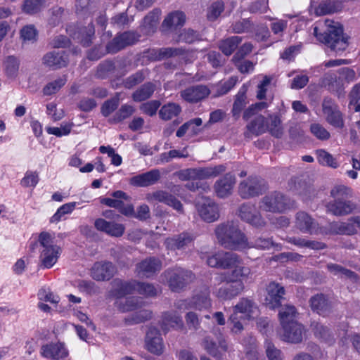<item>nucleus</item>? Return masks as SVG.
<instances>
[{
    "instance_id": "nucleus-1",
    "label": "nucleus",
    "mask_w": 360,
    "mask_h": 360,
    "mask_svg": "<svg viewBox=\"0 0 360 360\" xmlns=\"http://www.w3.org/2000/svg\"><path fill=\"white\" fill-rule=\"evenodd\" d=\"M207 264L211 267L230 269L226 273L217 274L215 280L226 282L225 284L215 285L212 293L219 299L230 300L240 295L245 285L252 281L251 269L245 266L239 257L232 252H218L207 259Z\"/></svg>"
},
{
    "instance_id": "nucleus-2",
    "label": "nucleus",
    "mask_w": 360,
    "mask_h": 360,
    "mask_svg": "<svg viewBox=\"0 0 360 360\" xmlns=\"http://www.w3.org/2000/svg\"><path fill=\"white\" fill-rule=\"evenodd\" d=\"M219 242L226 248L240 250L255 247L259 249H269L273 245L269 238H258L253 245H250L245 236L233 223L221 224L215 231Z\"/></svg>"
},
{
    "instance_id": "nucleus-3",
    "label": "nucleus",
    "mask_w": 360,
    "mask_h": 360,
    "mask_svg": "<svg viewBox=\"0 0 360 360\" xmlns=\"http://www.w3.org/2000/svg\"><path fill=\"white\" fill-rule=\"evenodd\" d=\"M324 24L326 27L325 34L319 33V27H314V34L316 39L335 53L345 51L348 46V37L343 34L342 25L330 19H326Z\"/></svg>"
},
{
    "instance_id": "nucleus-4",
    "label": "nucleus",
    "mask_w": 360,
    "mask_h": 360,
    "mask_svg": "<svg viewBox=\"0 0 360 360\" xmlns=\"http://www.w3.org/2000/svg\"><path fill=\"white\" fill-rule=\"evenodd\" d=\"M39 261L43 269H51L58 262L62 248L57 243L56 234L52 232L43 231L38 236Z\"/></svg>"
},
{
    "instance_id": "nucleus-5",
    "label": "nucleus",
    "mask_w": 360,
    "mask_h": 360,
    "mask_svg": "<svg viewBox=\"0 0 360 360\" xmlns=\"http://www.w3.org/2000/svg\"><path fill=\"white\" fill-rule=\"evenodd\" d=\"M257 314V304L249 298H241L233 307L229 317L231 331L234 334L240 333L244 329L245 321L254 319Z\"/></svg>"
},
{
    "instance_id": "nucleus-6",
    "label": "nucleus",
    "mask_w": 360,
    "mask_h": 360,
    "mask_svg": "<svg viewBox=\"0 0 360 360\" xmlns=\"http://www.w3.org/2000/svg\"><path fill=\"white\" fill-rule=\"evenodd\" d=\"M269 131L272 136L279 138L283 134L281 121L278 117H270L269 120L264 116L257 115L247 125L245 136L250 138L252 136L260 135Z\"/></svg>"
},
{
    "instance_id": "nucleus-7",
    "label": "nucleus",
    "mask_w": 360,
    "mask_h": 360,
    "mask_svg": "<svg viewBox=\"0 0 360 360\" xmlns=\"http://www.w3.org/2000/svg\"><path fill=\"white\" fill-rule=\"evenodd\" d=\"M115 295L117 300H124L127 295L138 292L146 297H151L157 295L158 290L153 285L146 283L122 282L121 281H115L114 283Z\"/></svg>"
},
{
    "instance_id": "nucleus-8",
    "label": "nucleus",
    "mask_w": 360,
    "mask_h": 360,
    "mask_svg": "<svg viewBox=\"0 0 360 360\" xmlns=\"http://www.w3.org/2000/svg\"><path fill=\"white\" fill-rule=\"evenodd\" d=\"M355 72L349 68H342L335 72L328 73L323 84L328 86L330 91H336L340 95L345 84L356 79Z\"/></svg>"
},
{
    "instance_id": "nucleus-9",
    "label": "nucleus",
    "mask_w": 360,
    "mask_h": 360,
    "mask_svg": "<svg viewBox=\"0 0 360 360\" xmlns=\"http://www.w3.org/2000/svg\"><path fill=\"white\" fill-rule=\"evenodd\" d=\"M143 302L135 297H127L124 300H117V308L123 311H136L135 316L133 318L134 323H140L147 320L151 316V312L145 309H141Z\"/></svg>"
},
{
    "instance_id": "nucleus-10",
    "label": "nucleus",
    "mask_w": 360,
    "mask_h": 360,
    "mask_svg": "<svg viewBox=\"0 0 360 360\" xmlns=\"http://www.w3.org/2000/svg\"><path fill=\"white\" fill-rule=\"evenodd\" d=\"M163 278L166 280L172 291L182 289L193 278L192 273L181 268L168 270L164 273Z\"/></svg>"
},
{
    "instance_id": "nucleus-11",
    "label": "nucleus",
    "mask_w": 360,
    "mask_h": 360,
    "mask_svg": "<svg viewBox=\"0 0 360 360\" xmlns=\"http://www.w3.org/2000/svg\"><path fill=\"white\" fill-rule=\"evenodd\" d=\"M224 171V166L220 165L213 167L184 169L178 173V176L183 181L189 179H203L215 177Z\"/></svg>"
},
{
    "instance_id": "nucleus-12",
    "label": "nucleus",
    "mask_w": 360,
    "mask_h": 360,
    "mask_svg": "<svg viewBox=\"0 0 360 360\" xmlns=\"http://www.w3.org/2000/svg\"><path fill=\"white\" fill-rule=\"evenodd\" d=\"M326 120L331 126L342 129L345 125L343 115L330 98H325L322 104Z\"/></svg>"
},
{
    "instance_id": "nucleus-13",
    "label": "nucleus",
    "mask_w": 360,
    "mask_h": 360,
    "mask_svg": "<svg viewBox=\"0 0 360 360\" xmlns=\"http://www.w3.org/2000/svg\"><path fill=\"white\" fill-rule=\"evenodd\" d=\"M211 305V300L209 297V290L205 288L203 291L195 294L189 302L182 300L178 302L177 307L179 309H195L197 310H202L204 309H209Z\"/></svg>"
},
{
    "instance_id": "nucleus-14",
    "label": "nucleus",
    "mask_w": 360,
    "mask_h": 360,
    "mask_svg": "<svg viewBox=\"0 0 360 360\" xmlns=\"http://www.w3.org/2000/svg\"><path fill=\"white\" fill-rule=\"evenodd\" d=\"M305 333L303 326L299 323L281 328L278 331L280 338L290 343H300L302 341Z\"/></svg>"
},
{
    "instance_id": "nucleus-15",
    "label": "nucleus",
    "mask_w": 360,
    "mask_h": 360,
    "mask_svg": "<svg viewBox=\"0 0 360 360\" xmlns=\"http://www.w3.org/2000/svg\"><path fill=\"white\" fill-rule=\"evenodd\" d=\"M40 354L47 359L60 360L68 356V351L63 343L51 342L41 347Z\"/></svg>"
},
{
    "instance_id": "nucleus-16",
    "label": "nucleus",
    "mask_w": 360,
    "mask_h": 360,
    "mask_svg": "<svg viewBox=\"0 0 360 360\" xmlns=\"http://www.w3.org/2000/svg\"><path fill=\"white\" fill-rule=\"evenodd\" d=\"M265 189V185L261 179L249 178L239 185L238 192L243 198H249L258 195Z\"/></svg>"
},
{
    "instance_id": "nucleus-17",
    "label": "nucleus",
    "mask_w": 360,
    "mask_h": 360,
    "mask_svg": "<svg viewBox=\"0 0 360 360\" xmlns=\"http://www.w3.org/2000/svg\"><path fill=\"white\" fill-rule=\"evenodd\" d=\"M285 290L283 286L275 282H271L266 288L264 304L270 309H275L281 305L283 299Z\"/></svg>"
},
{
    "instance_id": "nucleus-18",
    "label": "nucleus",
    "mask_w": 360,
    "mask_h": 360,
    "mask_svg": "<svg viewBox=\"0 0 360 360\" xmlns=\"http://www.w3.org/2000/svg\"><path fill=\"white\" fill-rule=\"evenodd\" d=\"M197 208L201 218L207 222H212L219 218L217 205L210 198H202L197 202Z\"/></svg>"
},
{
    "instance_id": "nucleus-19",
    "label": "nucleus",
    "mask_w": 360,
    "mask_h": 360,
    "mask_svg": "<svg viewBox=\"0 0 360 360\" xmlns=\"http://www.w3.org/2000/svg\"><path fill=\"white\" fill-rule=\"evenodd\" d=\"M260 207L268 212H283L286 209L284 196L280 193L266 195L262 201Z\"/></svg>"
},
{
    "instance_id": "nucleus-20",
    "label": "nucleus",
    "mask_w": 360,
    "mask_h": 360,
    "mask_svg": "<svg viewBox=\"0 0 360 360\" xmlns=\"http://www.w3.org/2000/svg\"><path fill=\"white\" fill-rule=\"evenodd\" d=\"M94 226L98 231L104 232L112 237H120L125 231V227L123 224L115 221H106L102 218H98L95 220Z\"/></svg>"
},
{
    "instance_id": "nucleus-21",
    "label": "nucleus",
    "mask_w": 360,
    "mask_h": 360,
    "mask_svg": "<svg viewBox=\"0 0 360 360\" xmlns=\"http://www.w3.org/2000/svg\"><path fill=\"white\" fill-rule=\"evenodd\" d=\"M146 198L149 202L155 201L163 202L179 212L182 211V204L181 202L166 191H157L148 193Z\"/></svg>"
},
{
    "instance_id": "nucleus-22",
    "label": "nucleus",
    "mask_w": 360,
    "mask_h": 360,
    "mask_svg": "<svg viewBox=\"0 0 360 360\" xmlns=\"http://www.w3.org/2000/svg\"><path fill=\"white\" fill-rule=\"evenodd\" d=\"M115 273V267L110 262H98L94 264L91 274L96 281L109 280Z\"/></svg>"
},
{
    "instance_id": "nucleus-23",
    "label": "nucleus",
    "mask_w": 360,
    "mask_h": 360,
    "mask_svg": "<svg viewBox=\"0 0 360 360\" xmlns=\"http://www.w3.org/2000/svg\"><path fill=\"white\" fill-rule=\"evenodd\" d=\"M160 178L158 169H152L148 172L136 175L129 180L130 184L138 187H147L156 184Z\"/></svg>"
},
{
    "instance_id": "nucleus-24",
    "label": "nucleus",
    "mask_w": 360,
    "mask_h": 360,
    "mask_svg": "<svg viewBox=\"0 0 360 360\" xmlns=\"http://www.w3.org/2000/svg\"><path fill=\"white\" fill-rule=\"evenodd\" d=\"M137 40L134 32H124L116 37L107 46L108 52L115 53Z\"/></svg>"
},
{
    "instance_id": "nucleus-25",
    "label": "nucleus",
    "mask_w": 360,
    "mask_h": 360,
    "mask_svg": "<svg viewBox=\"0 0 360 360\" xmlns=\"http://www.w3.org/2000/svg\"><path fill=\"white\" fill-rule=\"evenodd\" d=\"M146 346L147 349L155 354H160L163 350L162 340L158 330L150 328L146 333Z\"/></svg>"
},
{
    "instance_id": "nucleus-26",
    "label": "nucleus",
    "mask_w": 360,
    "mask_h": 360,
    "mask_svg": "<svg viewBox=\"0 0 360 360\" xmlns=\"http://www.w3.org/2000/svg\"><path fill=\"white\" fill-rule=\"evenodd\" d=\"M161 269V262L155 258H148L136 266V273L141 277H150Z\"/></svg>"
},
{
    "instance_id": "nucleus-27",
    "label": "nucleus",
    "mask_w": 360,
    "mask_h": 360,
    "mask_svg": "<svg viewBox=\"0 0 360 360\" xmlns=\"http://www.w3.org/2000/svg\"><path fill=\"white\" fill-rule=\"evenodd\" d=\"M210 93V89L202 85L188 88L181 92V97L188 102H198L207 97Z\"/></svg>"
},
{
    "instance_id": "nucleus-28",
    "label": "nucleus",
    "mask_w": 360,
    "mask_h": 360,
    "mask_svg": "<svg viewBox=\"0 0 360 360\" xmlns=\"http://www.w3.org/2000/svg\"><path fill=\"white\" fill-rule=\"evenodd\" d=\"M43 63L53 68H60L67 64V56L63 51H52L43 58Z\"/></svg>"
},
{
    "instance_id": "nucleus-29",
    "label": "nucleus",
    "mask_w": 360,
    "mask_h": 360,
    "mask_svg": "<svg viewBox=\"0 0 360 360\" xmlns=\"http://www.w3.org/2000/svg\"><path fill=\"white\" fill-rule=\"evenodd\" d=\"M193 240L191 234L183 233L177 236L167 238L165 240V245L168 249L172 250H184L192 244Z\"/></svg>"
},
{
    "instance_id": "nucleus-30",
    "label": "nucleus",
    "mask_w": 360,
    "mask_h": 360,
    "mask_svg": "<svg viewBox=\"0 0 360 360\" xmlns=\"http://www.w3.org/2000/svg\"><path fill=\"white\" fill-rule=\"evenodd\" d=\"M236 183L235 176L231 174H227L224 177L218 181L215 184V191L217 195L220 198H224L231 193V191Z\"/></svg>"
},
{
    "instance_id": "nucleus-31",
    "label": "nucleus",
    "mask_w": 360,
    "mask_h": 360,
    "mask_svg": "<svg viewBox=\"0 0 360 360\" xmlns=\"http://www.w3.org/2000/svg\"><path fill=\"white\" fill-rule=\"evenodd\" d=\"M297 317V313L294 306L288 304L282 307L278 312L281 328L292 325V323H298Z\"/></svg>"
},
{
    "instance_id": "nucleus-32",
    "label": "nucleus",
    "mask_w": 360,
    "mask_h": 360,
    "mask_svg": "<svg viewBox=\"0 0 360 360\" xmlns=\"http://www.w3.org/2000/svg\"><path fill=\"white\" fill-rule=\"evenodd\" d=\"M201 345L202 347L205 349V350H206L207 353H209L214 357L219 356L221 353L222 352L226 351L228 348V345L226 340H220L219 342V345H217L209 337L205 338Z\"/></svg>"
},
{
    "instance_id": "nucleus-33",
    "label": "nucleus",
    "mask_w": 360,
    "mask_h": 360,
    "mask_svg": "<svg viewBox=\"0 0 360 360\" xmlns=\"http://www.w3.org/2000/svg\"><path fill=\"white\" fill-rule=\"evenodd\" d=\"M182 326V319L176 312H167L163 314L161 327L165 333H167L171 328H181Z\"/></svg>"
},
{
    "instance_id": "nucleus-34",
    "label": "nucleus",
    "mask_w": 360,
    "mask_h": 360,
    "mask_svg": "<svg viewBox=\"0 0 360 360\" xmlns=\"http://www.w3.org/2000/svg\"><path fill=\"white\" fill-rule=\"evenodd\" d=\"M248 89V86L247 84H243L236 95V98L232 108V114L236 119L240 117L242 110L248 103L246 96Z\"/></svg>"
},
{
    "instance_id": "nucleus-35",
    "label": "nucleus",
    "mask_w": 360,
    "mask_h": 360,
    "mask_svg": "<svg viewBox=\"0 0 360 360\" xmlns=\"http://www.w3.org/2000/svg\"><path fill=\"white\" fill-rule=\"evenodd\" d=\"M253 210H255V207L253 206L244 205L240 208L239 215L243 220L255 226L264 225V221L261 219L259 214L253 213Z\"/></svg>"
},
{
    "instance_id": "nucleus-36",
    "label": "nucleus",
    "mask_w": 360,
    "mask_h": 360,
    "mask_svg": "<svg viewBox=\"0 0 360 360\" xmlns=\"http://www.w3.org/2000/svg\"><path fill=\"white\" fill-rule=\"evenodd\" d=\"M354 209V205L351 202L335 200L327 205V210L335 215L347 214Z\"/></svg>"
},
{
    "instance_id": "nucleus-37",
    "label": "nucleus",
    "mask_w": 360,
    "mask_h": 360,
    "mask_svg": "<svg viewBox=\"0 0 360 360\" xmlns=\"http://www.w3.org/2000/svg\"><path fill=\"white\" fill-rule=\"evenodd\" d=\"M360 228V217H356L348 222H338L333 225V230L340 234L352 235L356 232L354 224Z\"/></svg>"
},
{
    "instance_id": "nucleus-38",
    "label": "nucleus",
    "mask_w": 360,
    "mask_h": 360,
    "mask_svg": "<svg viewBox=\"0 0 360 360\" xmlns=\"http://www.w3.org/2000/svg\"><path fill=\"white\" fill-rule=\"evenodd\" d=\"M202 123V121L200 118L191 120L181 126L177 130L176 135L177 137H182L186 134L191 136H194L199 132L198 127H200Z\"/></svg>"
},
{
    "instance_id": "nucleus-39",
    "label": "nucleus",
    "mask_w": 360,
    "mask_h": 360,
    "mask_svg": "<svg viewBox=\"0 0 360 360\" xmlns=\"http://www.w3.org/2000/svg\"><path fill=\"white\" fill-rule=\"evenodd\" d=\"M310 304L313 311L323 316L326 315L330 309V304L322 294L312 297L310 300Z\"/></svg>"
},
{
    "instance_id": "nucleus-40",
    "label": "nucleus",
    "mask_w": 360,
    "mask_h": 360,
    "mask_svg": "<svg viewBox=\"0 0 360 360\" xmlns=\"http://www.w3.org/2000/svg\"><path fill=\"white\" fill-rule=\"evenodd\" d=\"M242 344L245 347V357L248 360H259L260 354L257 350V341L255 338L250 336L248 339H244Z\"/></svg>"
},
{
    "instance_id": "nucleus-41",
    "label": "nucleus",
    "mask_w": 360,
    "mask_h": 360,
    "mask_svg": "<svg viewBox=\"0 0 360 360\" xmlns=\"http://www.w3.org/2000/svg\"><path fill=\"white\" fill-rule=\"evenodd\" d=\"M186 20L184 13L175 11L169 14L162 22L164 30L169 29L172 27H178L182 25Z\"/></svg>"
},
{
    "instance_id": "nucleus-42",
    "label": "nucleus",
    "mask_w": 360,
    "mask_h": 360,
    "mask_svg": "<svg viewBox=\"0 0 360 360\" xmlns=\"http://www.w3.org/2000/svg\"><path fill=\"white\" fill-rule=\"evenodd\" d=\"M195 52H186L182 49H163L160 50L159 59L165 57L174 56H184L183 58L186 62H191L193 60Z\"/></svg>"
},
{
    "instance_id": "nucleus-43",
    "label": "nucleus",
    "mask_w": 360,
    "mask_h": 360,
    "mask_svg": "<svg viewBox=\"0 0 360 360\" xmlns=\"http://www.w3.org/2000/svg\"><path fill=\"white\" fill-rule=\"evenodd\" d=\"M47 0H25L22 6L24 13L30 15L37 13L46 6Z\"/></svg>"
},
{
    "instance_id": "nucleus-44",
    "label": "nucleus",
    "mask_w": 360,
    "mask_h": 360,
    "mask_svg": "<svg viewBox=\"0 0 360 360\" xmlns=\"http://www.w3.org/2000/svg\"><path fill=\"white\" fill-rule=\"evenodd\" d=\"M339 8V6L335 0H322L317 6L315 7V13L317 15H323L334 13Z\"/></svg>"
},
{
    "instance_id": "nucleus-45",
    "label": "nucleus",
    "mask_w": 360,
    "mask_h": 360,
    "mask_svg": "<svg viewBox=\"0 0 360 360\" xmlns=\"http://www.w3.org/2000/svg\"><path fill=\"white\" fill-rule=\"evenodd\" d=\"M181 110V107L178 104L169 103L161 108L159 114L162 120H169L177 116L180 113Z\"/></svg>"
},
{
    "instance_id": "nucleus-46",
    "label": "nucleus",
    "mask_w": 360,
    "mask_h": 360,
    "mask_svg": "<svg viewBox=\"0 0 360 360\" xmlns=\"http://www.w3.org/2000/svg\"><path fill=\"white\" fill-rule=\"evenodd\" d=\"M161 12L160 10H154L143 19V26L147 32H153L160 19Z\"/></svg>"
},
{
    "instance_id": "nucleus-47",
    "label": "nucleus",
    "mask_w": 360,
    "mask_h": 360,
    "mask_svg": "<svg viewBox=\"0 0 360 360\" xmlns=\"http://www.w3.org/2000/svg\"><path fill=\"white\" fill-rule=\"evenodd\" d=\"M241 37L234 36L222 41L219 45V49L226 56H230L238 45L241 42Z\"/></svg>"
},
{
    "instance_id": "nucleus-48",
    "label": "nucleus",
    "mask_w": 360,
    "mask_h": 360,
    "mask_svg": "<svg viewBox=\"0 0 360 360\" xmlns=\"http://www.w3.org/2000/svg\"><path fill=\"white\" fill-rule=\"evenodd\" d=\"M238 82L237 77H231L228 80L220 82L213 89L214 96H220L227 94Z\"/></svg>"
},
{
    "instance_id": "nucleus-49",
    "label": "nucleus",
    "mask_w": 360,
    "mask_h": 360,
    "mask_svg": "<svg viewBox=\"0 0 360 360\" xmlns=\"http://www.w3.org/2000/svg\"><path fill=\"white\" fill-rule=\"evenodd\" d=\"M154 90L153 84L150 83L146 84L134 93L133 99L135 101H144L153 94Z\"/></svg>"
},
{
    "instance_id": "nucleus-50",
    "label": "nucleus",
    "mask_w": 360,
    "mask_h": 360,
    "mask_svg": "<svg viewBox=\"0 0 360 360\" xmlns=\"http://www.w3.org/2000/svg\"><path fill=\"white\" fill-rule=\"evenodd\" d=\"M313 220L305 212H300L297 214L296 225L302 231H309L312 227Z\"/></svg>"
},
{
    "instance_id": "nucleus-51",
    "label": "nucleus",
    "mask_w": 360,
    "mask_h": 360,
    "mask_svg": "<svg viewBox=\"0 0 360 360\" xmlns=\"http://www.w3.org/2000/svg\"><path fill=\"white\" fill-rule=\"evenodd\" d=\"M317 159L320 164L326 165L333 168H337L338 163L332 155L324 150H319L316 151Z\"/></svg>"
},
{
    "instance_id": "nucleus-52",
    "label": "nucleus",
    "mask_w": 360,
    "mask_h": 360,
    "mask_svg": "<svg viewBox=\"0 0 360 360\" xmlns=\"http://www.w3.org/2000/svg\"><path fill=\"white\" fill-rule=\"evenodd\" d=\"M67 79L65 77H61L56 80L49 82L44 88V94L45 95H51L56 93L62 86L65 85Z\"/></svg>"
},
{
    "instance_id": "nucleus-53",
    "label": "nucleus",
    "mask_w": 360,
    "mask_h": 360,
    "mask_svg": "<svg viewBox=\"0 0 360 360\" xmlns=\"http://www.w3.org/2000/svg\"><path fill=\"white\" fill-rule=\"evenodd\" d=\"M72 123H63L60 127H48L46 128V131L49 134L55 135L58 137L68 135L70 133Z\"/></svg>"
},
{
    "instance_id": "nucleus-54",
    "label": "nucleus",
    "mask_w": 360,
    "mask_h": 360,
    "mask_svg": "<svg viewBox=\"0 0 360 360\" xmlns=\"http://www.w3.org/2000/svg\"><path fill=\"white\" fill-rule=\"evenodd\" d=\"M37 31L34 25L24 26L20 30V38L23 41L34 42L37 40Z\"/></svg>"
},
{
    "instance_id": "nucleus-55",
    "label": "nucleus",
    "mask_w": 360,
    "mask_h": 360,
    "mask_svg": "<svg viewBox=\"0 0 360 360\" xmlns=\"http://www.w3.org/2000/svg\"><path fill=\"white\" fill-rule=\"evenodd\" d=\"M224 3L221 1L213 2L207 9V16L209 20H215L224 11Z\"/></svg>"
},
{
    "instance_id": "nucleus-56",
    "label": "nucleus",
    "mask_w": 360,
    "mask_h": 360,
    "mask_svg": "<svg viewBox=\"0 0 360 360\" xmlns=\"http://www.w3.org/2000/svg\"><path fill=\"white\" fill-rule=\"evenodd\" d=\"M310 131L314 136L321 141L328 140L330 137V134L329 131L319 123L311 124L310 127Z\"/></svg>"
},
{
    "instance_id": "nucleus-57",
    "label": "nucleus",
    "mask_w": 360,
    "mask_h": 360,
    "mask_svg": "<svg viewBox=\"0 0 360 360\" xmlns=\"http://www.w3.org/2000/svg\"><path fill=\"white\" fill-rule=\"evenodd\" d=\"M4 66L8 76H15L18 71L19 60L14 56H8L4 61Z\"/></svg>"
},
{
    "instance_id": "nucleus-58",
    "label": "nucleus",
    "mask_w": 360,
    "mask_h": 360,
    "mask_svg": "<svg viewBox=\"0 0 360 360\" xmlns=\"http://www.w3.org/2000/svg\"><path fill=\"white\" fill-rule=\"evenodd\" d=\"M39 181L37 172L27 171L21 179L20 184L24 187L34 188Z\"/></svg>"
},
{
    "instance_id": "nucleus-59",
    "label": "nucleus",
    "mask_w": 360,
    "mask_h": 360,
    "mask_svg": "<svg viewBox=\"0 0 360 360\" xmlns=\"http://www.w3.org/2000/svg\"><path fill=\"white\" fill-rule=\"evenodd\" d=\"M37 296L41 301L49 302L53 304H57L60 301L59 297L51 292L49 288L40 289Z\"/></svg>"
},
{
    "instance_id": "nucleus-60",
    "label": "nucleus",
    "mask_w": 360,
    "mask_h": 360,
    "mask_svg": "<svg viewBox=\"0 0 360 360\" xmlns=\"http://www.w3.org/2000/svg\"><path fill=\"white\" fill-rule=\"evenodd\" d=\"M350 108H353L356 112L360 111V83L356 84L350 93Z\"/></svg>"
},
{
    "instance_id": "nucleus-61",
    "label": "nucleus",
    "mask_w": 360,
    "mask_h": 360,
    "mask_svg": "<svg viewBox=\"0 0 360 360\" xmlns=\"http://www.w3.org/2000/svg\"><path fill=\"white\" fill-rule=\"evenodd\" d=\"M264 347L269 360H282L281 351L276 349L272 342L266 340Z\"/></svg>"
},
{
    "instance_id": "nucleus-62",
    "label": "nucleus",
    "mask_w": 360,
    "mask_h": 360,
    "mask_svg": "<svg viewBox=\"0 0 360 360\" xmlns=\"http://www.w3.org/2000/svg\"><path fill=\"white\" fill-rule=\"evenodd\" d=\"M314 334L316 337L323 339L326 342L330 341V333L327 327L320 324L319 323H315L312 324Z\"/></svg>"
},
{
    "instance_id": "nucleus-63",
    "label": "nucleus",
    "mask_w": 360,
    "mask_h": 360,
    "mask_svg": "<svg viewBox=\"0 0 360 360\" xmlns=\"http://www.w3.org/2000/svg\"><path fill=\"white\" fill-rule=\"evenodd\" d=\"M134 112V108L130 105H124L117 112L115 115V120L116 122H120L129 116H131Z\"/></svg>"
},
{
    "instance_id": "nucleus-64",
    "label": "nucleus",
    "mask_w": 360,
    "mask_h": 360,
    "mask_svg": "<svg viewBox=\"0 0 360 360\" xmlns=\"http://www.w3.org/2000/svg\"><path fill=\"white\" fill-rule=\"evenodd\" d=\"M271 78L268 76H264L262 80L257 86V98L263 99L265 98L266 91L270 85Z\"/></svg>"
}]
</instances>
